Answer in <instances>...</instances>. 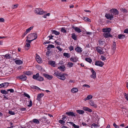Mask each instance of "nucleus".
<instances>
[{
  "label": "nucleus",
  "instance_id": "f257e3e1",
  "mask_svg": "<svg viewBox=\"0 0 128 128\" xmlns=\"http://www.w3.org/2000/svg\"><path fill=\"white\" fill-rule=\"evenodd\" d=\"M65 75H66V74H62L58 72H55L54 74V76L62 80H64L66 79V77L64 76Z\"/></svg>",
  "mask_w": 128,
  "mask_h": 128
},
{
  "label": "nucleus",
  "instance_id": "f03ea898",
  "mask_svg": "<svg viewBox=\"0 0 128 128\" xmlns=\"http://www.w3.org/2000/svg\"><path fill=\"white\" fill-rule=\"evenodd\" d=\"M32 78L40 82L44 80L42 76H40L39 74L38 73H37L35 75H33Z\"/></svg>",
  "mask_w": 128,
  "mask_h": 128
},
{
  "label": "nucleus",
  "instance_id": "7ed1b4c3",
  "mask_svg": "<svg viewBox=\"0 0 128 128\" xmlns=\"http://www.w3.org/2000/svg\"><path fill=\"white\" fill-rule=\"evenodd\" d=\"M34 12L39 14H43L47 13L46 12L43 11L40 8H36L34 11Z\"/></svg>",
  "mask_w": 128,
  "mask_h": 128
},
{
  "label": "nucleus",
  "instance_id": "20e7f679",
  "mask_svg": "<svg viewBox=\"0 0 128 128\" xmlns=\"http://www.w3.org/2000/svg\"><path fill=\"white\" fill-rule=\"evenodd\" d=\"M37 38V35L36 33L30 34L26 37L27 38H28L30 39H33L34 38V39H32L34 40H36Z\"/></svg>",
  "mask_w": 128,
  "mask_h": 128
},
{
  "label": "nucleus",
  "instance_id": "39448f33",
  "mask_svg": "<svg viewBox=\"0 0 128 128\" xmlns=\"http://www.w3.org/2000/svg\"><path fill=\"white\" fill-rule=\"evenodd\" d=\"M98 52L100 54H103L104 52L103 51L104 48L100 47H97L96 48Z\"/></svg>",
  "mask_w": 128,
  "mask_h": 128
},
{
  "label": "nucleus",
  "instance_id": "423d86ee",
  "mask_svg": "<svg viewBox=\"0 0 128 128\" xmlns=\"http://www.w3.org/2000/svg\"><path fill=\"white\" fill-rule=\"evenodd\" d=\"M90 71L92 73V74L90 75V77L94 79L95 78L96 76V72L92 68L90 69Z\"/></svg>",
  "mask_w": 128,
  "mask_h": 128
},
{
  "label": "nucleus",
  "instance_id": "0eeeda50",
  "mask_svg": "<svg viewBox=\"0 0 128 128\" xmlns=\"http://www.w3.org/2000/svg\"><path fill=\"white\" fill-rule=\"evenodd\" d=\"M11 54V52H8V54H6L4 55H3L2 56H4V57L6 58V59H11V58H12V55L10 54Z\"/></svg>",
  "mask_w": 128,
  "mask_h": 128
},
{
  "label": "nucleus",
  "instance_id": "6e6552de",
  "mask_svg": "<svg viewBox=\"0 0 128 128\" xmlns=\"http://www.w3.org/2000/svg\"><path fill=\"white\" fill-rule=\"evenodd\" d=\"M105 16L107 19L111 20L113 18V15L112 14H106Z\"/></svg>",
  "mask_w": 128,
  "mask_h": 128
},
{
  "label": "nucleus",
  "instance_id": "1a4fd4ad",
  "mask_svg": "<svg viewBox=\"0 0 128 128\" xmlns=\"http://www.w3.org/2000/svg\"><path fill=\"white\" fill-rule=\"evenodd\" d=\"M17 78L23 81L27 79V77L25 75H22L20 76H18Z\"/></svg>",
  "mask_w": 128,
  "mask_h": 128
},
{
  "label": "nucleus",
  "instance_id": "9d476101",
  "mask_svg": "<svg viewBox=\"0 0 128 128\" xmlns=\"http://www.w3.org/2000/svg\"><path fill=\"white\" fill-rule=\"evenodd\" d=\"M65 114L68 115L69 116H70L72 117H75L76 116L75 113H74L72 112H66Z\"/></svg>",
  "mask_w": 128,
  "mask_h": 128
},
{
  "label": "nucleus",
  "instance_id": "9b49d317",
  "mask_svg": "<svg viewBox=\"0 0 128 128\" xmlns=\"http://www.w3.org/2000/svg\"><path fill=\"white\" fill-rule=\"evenodd\" d=\"M110 12H112L114 15H116L118 14V11L116 9H112L111 10Z\"/></svg>",
  "mask_w": 128,
  "mask_h": 128
},
{
  "label": "nucleus",
  "instance_id": "f8f14e48",
  "mask_svg": "<svg viewBox=\"0 0 128 128\" xmlns=\"http://www.w3.org/2000/svg\"><path fill=\"white\" fill-rule=\"evenodd\" d=\"M40 120L42 122H44L47 124H48V122H48V120L45 117H43L40 118Z\"/></svg>",
  "mask_w": 128,
  "mask_h": 128
},
{
  "label": "nucleus",
  "instance_id": "ddd939ff",
  "mask_svg": "<svg viewBox=\"0 0 128 128\" xmlns=\"http://www.w3.org/2000/svg\"><path fill=\"white\" fill-rule=\"evenodd\" d=\"M95 65L96 66L102 67L104 65V63L101 61H96Z\"/></svg>",
  "mask_w": 128,
  "mask_h": 128
},
{
  "label": "nucleus",
  "instance_id": "4468645a",
  "mask_svg": "<svg viewBox=\"0 0 128 128\" xmlns=\"http://www.w3.org/2000/svg\"><path fill=\"white\" fill-rule=\"evenodd\" d=\"M43 75L46 78L49 80H51L53 78V76L51 75H50L46 74H44Z\"/></svg>",
  "mask_w": 128,
  "mask_h": 128
},
{
  "label": "nucleus",
  "instance_id": "2eb2a0df",
  "mask_svg": "<svg viewBox=\"0 0 128 128\" xmlns=\"http://www.w3.org/2000/svg\"><path fill=\"white\" fill-rule=\"evenodd\" d=\"M75 50L77 52L79 53H80L82 51V48L79 46L76 47Z\"/></svg>",
  "mask_w": 128,
  "mask_h": 128
},
{
  "label": "nucleus",
  "instance_id": "dca6fc26",
  "mask_svg": "<svg viewBox=\"0 0 128 128\" xmlns=\"http://www.w3.org/2000/svg\"><path fill=\"white\" fill-rule=\"evenodd\" d=\"M72 28L74 29L75 30V31L78 33H79L82 32L81 30L77 27L73 26Z\"/></svg>",
  "mask_w": 128,
  "mask_h": 128
},
{
  "label": "nucleus",
  "instance_id": "f3484780",
  "mask_svg": "<svg viewBox=\"0 0 128 128\" xmlns=\"http://www.w3.org/2000/svg\"><path fill=\"white\" fill-rule=\"evenodd\" d=\"M103 36L106 38H108L109 37H112V36L110 34V33L106 32L104 33L103 34Z\"/></svg>",
  "mask_w": 128,
  "mask_h": 128
},
{
  "label": "nucleus",
  "instance_id": "a211bd4d",
  "mask_svg": "<svg viewBox=\"0 0 128 128\" xmlns=\"http://www.w3.org/2000/svg\"><path fill=\"white\" fill-rule=\"evenodd\" d=\"M111 30V29L110 28H103L102 29V31L104 32L110 33Z\"/></svg>",
  "mask_w": 128,
  "mask_h": 128
},
{
  "label": "nucleus",
  "instance_id": "6ab92c4d",
  "mask_svg": "<svg viewBox=\"0 0 128 128\" xmlns=\"http://www.w3.org/2000/svg\"><path fill=\"white\" fill-rule=\"evenodd\" d=\"M83 109L85 111H88V112H92V110L86 107H84L83 108Z\"/></svg>",
  "mask_w": 128,
  "mask_h": 128
},
{
  "label": "nucleus",
  "instance_id": "aec40b11",
  "mask_svg": "<svg viewBox=\"0 0 128 128\" xmlns=\"http://www.w3.org/2000/svg\"><path fill=\"white\" fill-rule=\"evenodd\" d=\"M58 68L62 71H64L66 69V68L64 66H58Z\"/></svg>",
  "mask_w": 128,
  "mask_h": 128
},
{
  "label": "nucleus",
  "instance_id": "412c9836",
  "mask_svg": "<svg viewBox=\"0 0 128 128\" xmlns=\"http://www.w3.org/2000/svg\"><path fill=\"white\" fill-rule=\"evenodd\" d=\"M36 59L38 63H42V61L41 58H40L39 56H36Z\"/></svg>",
  "mask_w": 128,
  "mask_h": 128
},
{
  "label": "nucleus",
  "instance_id": "4be33fe9",
  "mask_svg": "<svg viewBox=\"0 0 128 128\" xmlns=\"http://www.w3.org/2000/svg\"><path fill=\"white\" fill-rule=\"evenodd\" d=\"M44 94L43 93H41L39 94L38 95L37 99L38 100H40V98L44 96Z\"/></svg>",
  "mask_w": 128,
  "mask_h": 128
},
{
  "label": "nucleus",
  "instance_id": "5701e85b",
  "mask_svg": "<svg viewBox=\"0 0 128 128\" xmlns=\"http://www.w3.org/2000/svg\"><path fill=\"white\" fill-rule=\"evenodd\" d=\"M14 62L17 64H20L22 63V61L20 60H16L14 61Z\"/></svg>",
  "mask_w": 128,
  "mask_h": 128
},
{
  "label": "nucleus",
  "instance_id": "b1692460",
  "mask_svg": "<svg viewBox=\"0 0 128 128\" xmlns=\"http://www.w3.org/2000/svg\"><path fill=\"white\" fill-rule=\"evenodd\" d=\"M78 91V88H72L71 90V92L73 93H74L77 92Z\"/></svg>",
  "mask_w": 128,
  "mask_h": 128
},
{
  "label": "nucleus",
  "instance_id": "393cba45",
  "mask_svg": "<svg viewBox=\"0 0 128 128\" xmlns=\"http://www.w3.org/2000/svg\"><path fill=\"white\" fill-rule=\"evenodd\" d=\"M54 47L55 46L54 45L50 44L48 45V46L47 47V49L48 50H49L51 48H54Z\"/></svg>",
  "mask_w": 128,
  "mask_h": 128
},
{
  "label": "nucleus",
  "instance_id": "a878e982",
  "mask_svg": "<svg viewBox=\"0 0 128 128\" xmlns=\"http://www.w3.org/2000/svg\"><path fill=\"white\" fill-rule=\"evenodd\" d=\"M69 123L72 125V126L74 128H79L80 126L78 125H76L74 124L73 122H70Z\"/></svg>",
  "mask_w": 128,
  "mask_h": 128
},
{
  "label": "nucleus",
  "instance_id": "bb28decb",
  "mask_svg": "<svg viewBox=\"0 0 128 128\" xmlns=\"http://www.w3.org/2000/svg\"><path fill=\"white\" fill-rule=\"evenodd\" d=\"M125 38V35L123 34H120L118 36V38L119 39H124Z\"/></svg>",
  "mask_w": 128,
  "mask_h": 128
},
{
  "label": "nucleus",
  "instance_id": "cd10ccee",
  "mask_svg": "<svg viewBox=\"0 0 128 128\" xmlns=\"http://www.w3.org/2000/svg\"><path fill=\"white\" fill-rule=\"evenodd\" d=\"M48 63L49 64L51 65L54 67H55L56 66L55 62L54 61H50Z\"/></svg>",
  "mask_w": 128,
  "mask_h": 128
},
{
  "label": "nucleus",
  "instance_id": "c85d7f7f",
  "mask_svg": "<svg viewBox=\"0 0 128 128\" xmlns=\"http://www.w3.org/2000/svg\"><path fill=\"white\" fill-rule=\"evenodd\" d=\"M71 37L72 38L75 40H77V36H76L74 33H73L72 34Z\"/></svg>",
  "mask_w": 128,
  "mask_h": 128
},
{
  "label": "nucleus",
  "instance_id": "c756f323",
  "mask_svg": "<svg viewBox=\"0 0 128 128\" xmlns=\"http://www.w3.org/2000/svg\"><path fill=\"white\" fill-rule=\"evenodd\" d=\"M89 102L91 106H94L95 107H97V106L95 104H94L93 101L91 100Z\"/></svg>",
  "mask_w": 128,
  "mask_h": 128
},
{
  "label": "nucleus",
  "instance_id": "7c9ffc66",
  "mask_svg": "<svg viewBox=\"0 0 128 128\" xmlns=\"http://www.w3.org/2000/svg\"><path fill=\"white\" fill-rule=\"evenodd\" d=\"M76 111L79 114H82L84 113V111L82 110H77Z\"/></svg>",
  "mask_w": 128,
  "mask_h": 128
},
{
  "label": "nucleus",
  "instance_id": "2f4dec72",
  "mask_svg": "<svg viewBox=\"0 0 128 128\" xmlns=\"http://www.w3.org/2000/svg\"><path fill=\"white\" fill-rule=\"evenodd\" d=\"M70 60L71 61L74 62H77L76 59L75 58V57H71L70 58Z\"/></svg>",
  "mask_w": 128,
  "mask_h": 128
},
{
  "label": "nucleus",
  "instance_id": "473e14b6",
  "mask_svg": "<svg viewBox=\"0 0 128 128\" xmlns=\"http://www.w3.org/2000/svg\"><path fill=\"white\" fill-rule=\"evenodd\" d=\"M52 33L53 34H55L56 35H59L60 34V33L59 32H58L56 30H52Z\"/></svg>",
  "mask_w": 128,
  "mask_h": 128
},
{
  "label": "nucleus",
  "instance_id": "72a5a7b5",
  "mask_svg": "<svg viewBox=\"0 0 128 128\" xmlns=\"http://www.w3.org/2000/svg\"><path fill=\"white\" fill-rule=\"evenodd\" d=\"M120 10L122 12H123L124 14H126L128 12L127 10L124 8H122L120 9Z\"/></svg>",
  "mask_w": 128,
  "mask_h": 128
},
{
  "label": "nucleus",
  "instance_id": "f704fd0d",
  "mask_svg": "<svg viewBox=\"0 0 128 128\" xmlns=\"http://www.w3.org/2000/svg\"><path fill=\"white\" fill-rule=\"evenodd\" d=\"M74 65V64L70 62H68V63L67 65L69 68H71Z\"/></svg>",
  "mask_w": 128,
  "mask_h": 128
},
{
  "label": "nucleus",
  "instance_id": "c9c22d12",
  "mask_svg": "<svg viewBox=\"0 0 128 128\" xmlns=\"http://www.w3.org/2000/svg\"><path fill=\"white\" fill-rule=\"evenodd\" d=\"M86 61L90 63L92 61V60L90 58H85Z\"/></svg>",
  "mask_w": 128,
  "mask_h": 128
},
{
  "label": "nucleus",
  "instance_id": "e433bc0d",
  "mask_svg": "<svg viewBox=\"0 0 128 128\" xmlns=\"http://www.w3.org/2000/svg\"><path fill=\"white\" fill-rule=\"evenodd\" d=\"M98 42L100 46H102L105 43L104 41L103 40H99Z\"/></svg>",
  "mask_w": 128,
  "mask_h": 128
},
{
  "label": "nucleus",
  "instance_id": "4c0bfd02",
  "mask_svg": "<svg viewBox=\"0 0 128 128\" xmlns=\"http://www.w3.org/2000/svg\"><path fill=\"white\" fill-rule=\"evenodd\" d=\"M32 121L36 124H39L40 123L39 121L36 119H33Z\"/></svg>",
  "mask_w": 128,
  "mask_h": 128
},
{
  "label": "nucleus",
  "instance_id": "58836bf2",
  "mask_svg": "<svg viewBox=\"0 0 128 128\" xmlns=\"http://www.w3.org/2000/svg\"><path fill=\"white\" fill-rule=\"evenodd\" d=\"M63 55L64 56L67 58H69L70 57V55L68 53H64L63 54Z\"/></svg>",
  "mask_w": 128,
  "mask_h": 128
},
{
  "label": "nucleus",
  "instance_id": "ea45409f",
  "mask_svg": "<svg viewBox=\"0 0 128 128\" xmlns=\"http://www.w3.org/2000/svg\"><path fill=\"white\" fill-rule=\"evenodd\" d=\"M3 94H7L8 92V91H6L5 90H2L0 91Z\"/></svg>",
  "mask_w": 128,
  "mask_h": 128
},
{
  "label": "nucleus",
  "instance_id": "a19ab883",
  "mask_svg": "<svg viewBox=\"0 0 128 128\" xmlns=\"http://www.w3.org/2000/svg\"><path fill=\"white\" fill-rule=\"evenodd\" d=\"M124 95L125 96V98L128 101V94H127L126 93H124Z\"/></svg>",
  "mask_w": 128,
  "mask_h": 128
},
{
  "label": "nucleus",
  "instance_id": "79ce46f5",
  "mask_svg": "<svg viewBox=\"0 0 128 128\" xmlns=\"http://www.w3.org/2000/svg\"><path fill=\"white\" fill-rule=\"evenodd\" d=\"M33 28V26H31L29 28L27 29L26 30V32H27V33H28V32H30V30H31Z\"/></svg>",
  "mask_w": 128,
  "mask_h": 128
},
{
  "label": "nucleus",
  "instance_id": "37998d69",
  "mask_svg": "<svg viewBox=\"0 0 128 128\" xmlns=\"http://www.w3.org/2000/svg\"><path fill=\"white\" fill-rule=\"evenodd\" d=\"M30 71H26L24 72V74L28 76L30 75Z\"/></svg>",
  "mask_w": 128,
  "mask_h": 128
},
{
  "label": "nucleus",
  "instance_id": "c03bdc74",
  "mask_svg": "<svg viewBox=\"0 0 128 128\" xmlns=\"http://www.w3.org/2000/svg\"><path fill=\"white\" fill-rule=\"evenodd\" d=\"M29 102L28 104H29L28 105V106L30 107L32 106V102L31 100H30L28 101Z\"/></svg>",
  "mask_w": 128,
  "mask_h": 128
},
{
  "label": "nucleus",
  "instance_id": "a18cd8bd",
  "mask_svg": "<svg viewBox=\"0 0 128 128\" xmlns=\"http://www.w3.org/2000/svg\"><path fill=\"white\" fill-rule=\"evenodd\" d=\"M3 83L4 84L3 87L5 88L7 87L9 84V83L8 82H4Z\"/></svg>",
  "mask_w": 128,
  "mask_h": 128
},
{
  "label": "nucleus",
  "instance_id": "49530a36",
  "mask_svg": "<svg viewBox=\"0 0 128 128\" xmlns=\"http://www.w3.org/2000/svg\"><path fill=\"white\" fill-rule=\"evenodd\" d=\"M63 33H65L66 32V30L64 28H61L60 30Z\"/></svg>",
  "mask_w": 128,
  "mask_h": 128
},
{
  "label": "nucleus",
  "instance_id": "de8ad7c7",
  "mask_svg": "<svg viewBox=\"0 0 128 128\" xmlns=\"http://www.w3.org/2000/svg\"><path fill=\"white\" fill-rule=\"evenodd\" d=\"M58 122L61 124H64L65 123V121L62 120H59Z\"/></svg>",
  "mask_w": 128,
  "mask_h": 128
},
{
  "label": "nucleus",
  "instance_id": "09e8293b",
  "mask_svg": "<svg viewBox=\"0 0 128 128\" xmlns=\"http://www.w3.org/2000/svg\"><path fill=\"white\" fill-rule=\"evenodd\" d=\"M8 113L12 115H14L15 114V113L14 112L12 111H9Z\"/></svg>",
  "mask_w": 128,
  "mask_h": 128
},
{
  "label": "nucleus",
  "instance_id": "8fccbe9b",
  "mask_svg": "<svg viewBox=\"0 0 128 128\" xmlns=\"http://www.w3.org/2000/svg\"><path fill=\"white\" fill-rule=\"evenodd\" d=\"M70 50V51H72L74 50V48L72 46H70L68 48Z\"/></svg>",
  "mask_w": 128,
  "mask_h": 128
},
{
  "label": "nucleus",
  "instance_id": "3c124183",
  "mask_svg": "<svg viewBox=\"0 0 128 128\" xmlns=\"http://www.w3.org/2000/svg\"><path fill=\"white\" fill-rule=\"evenodd\" d=\"M100 59L103 60H106V58L103 56H101Z\"/></svg>",
  "mask_w": 128,
  "mask_h": 128
},
{
  "label": "nucleus",
  "instance_id": "603ef678",
  "mask_svg": "<svg viewBox=\"0 0 128 128\" xmlns=\"http://www.w3.org/2000/svg\"><path fill=\"white\" fill-rule=\"evenodd\" d=\"M62 116H63V117L62 118V120H63L64 121V120L66 121V117L65 116H64V115H63Z\"/></svg>",
  "mask_w": 128,
  "mask_h": 128
},
{
  "label": "nucleus",
  "instance_id": "864d4df0",
  "mask_svg": "<svg viewBox=\"0 0 128 128\" xmlns=\"http://www.w3.org/2000/svg\"><path fill=\"white\" fill-rule=\"evenodd\" d=\"M18 6V4L14 5L12 6V8L13 9L17 7Z\"/></svg>",
  "mask_w": 128,
  "mask_h": 128
},
{
  "label": "nucleus",
  "instance_id": "5fc2aeb1",
  "mask_svg": "<svg viewBox=\"0 0 128 128\" xmlns=\"http://www.w3.org/2000/svg\"><path fill=\"white\" fill-rule=\"evenodd\" d=\"M33 40H29L27 39L26 40V42H27L28 43H29L30 44V43H31V42Z\"/></svg>",
  "mask_w": 128,
  "mask_h": 128
},
{
  "label": "nucleus",
  "instance_id": "6e6d98bb",
  "mask_svg": "<svg viewBox=\"0 0 128 128\" xmlns=\"http://www.w3.org/2000/svg\"><path fill=\"white\" fill-rule=\"evenodd\" d=\"M8 92L10 91V92H14V90L12 89H10L7 90Z\"/></svg>",
  "mask_w": 128,
  "mask_h": 128
},
{
  "label": "nucleus",
  "instance_id": "4d7b16f0",
  "mask_svg": "<svg viewBox=\"0 0 128 128\" xmlns=\"http://www.w3.org/2000/svg\"><path fill=\"white\" fill-rule=\"evenodd\" d=\"M92 96L91 95H88L87 96V98L89 100L92 98Z\"/></svg>",
  "mask_w": 128,
  "mask_h": 128
},
{
  "label": "nucleus",
  "instance_id": "13d9d810",
  "mask_svg": "<svg viewBox=\"0 0 128 128\" xmlns=\"http://www.w3.org/2000/svg\"><path fill=\"white\" fill-rule=\"evenodd\" d=\"M113 125L116 128H119V126H118L116 125L115 123H114Z\"/></svg>",
  "mask_w": 128,
  "mask_h": 128
},
{
  "label": "nucleus",
  "instance_id": "bf43d9fd",
  "mask_svg": "<svg viewBox=\"0 0 128 128\" xmlns=\"http://www.w3.org/2000/svg\"><path fill=\"white\" fill-rule=\"evenodd\" d=\"M56 48H57L59 51H60V52H61L62 50V49L60 48L59 46H58L57 47H56Z\"/></svg>",
  "mask_w": 128,
  "mask_h": 128
},
{
  "label": "nucleus",
  "instance_id": "052dcab7",
  "mask_svg": "<svg viewBox=\"0 0 128 128\" xmlns=\"http://www.w3.org/2000/svg\"><path fill=\"white\" fill-rule=\"evenodd\" d=\"M83 87H86L88 88H89L90 87V86L89 85L86 84H84L83 85Z\"/></svg>",
  "mask_w": 128,
  "mask_h": 128
},
{
  "label": "nucleus",
  "instance_id": "680f3d73",
  "mask_svg": "<svg viewBox=\"0 0 128 128\" xmlns=\"http://www.w3.org/2000/svg\"><path fill=\"white\" fill-rule=\"evenodd\" d=\"M30 46V44L29 43H28L27 42H26L25 46L28 47H29Z\"/></svg>",
  "mask_w": 128,
  "mask_h": 128
},
{
  "label": "nucleus",
  "instance_id": "e2e57ef3",
  "mask_svg": "<svg viewBox=\"0 0 128 128\" xmlns=\"http://www.w3.org/2000/svg\"><path fill=\"white\" fill-rule=\"evenodd\" d=\"M50 52L48 50V51L46 52V55L47 56H48L49 55V54H50Z\"/></svg>",
  "mask_w": 128,
  "mask_h": 128
},
{
  "label": "nucleus",
  "instance_id": "0e129e2a",
  "mask_svg": "<svg viewBox=\"0 0 128 128\" xmlns=\"http://www.w3.org/2000/svg\"><path fill=\"white\" fill-rule=\"evenodd\" d=\"M24 96L28 98H30V96L28 94L25 93L24 94Z\"/></svg>",
  "mask_w": 128,
  "mask_h": 128
},
{
  "label": "nucleus",
  "instance_id": "69168bd1",
  "mask_svg": "<svg viewBox=\"0 0 128 128\" xmlns=\"http://www.w3.org/2000/svg\"><path fill=\"white\" fill-rule=\"evenodd\" d=\"M124 32L128 34V29L126 28L125 29L124 31Z\"/></svg>",
  "mask_w": 128,
  "mask_h": 128
},
{
  "label": "nucleus",
  "instance_id": "338daca9",
  "mask_svg": "<svg viewBox=\"0 0 128 128\" xmlns=\"http://www.w3.org/2000/svg\"><path fill=\"white\" fill-rule=\"evenodd\" d=\"M4 21V19L2 18H0V22H3Z\"/></svg>",
  "mask_w": 128,
  "mask_h": 128
},
{
  "label": "nucleus",
  "instance_id": "774afa93",
  "mask_svg": "<svg viewBox=\"0 0 128 128\" xmlns=\"http://www.w3.org/2000/svg\"><path fill=\"white\" fill-rule=\"evenodd\" d=\"M92 126H94V127H97L98 126V125L95 124L93 123L92 124Z\"/></svg>",
  "mask_w": 128,
  "mask_h": 128
}]
</instances>
